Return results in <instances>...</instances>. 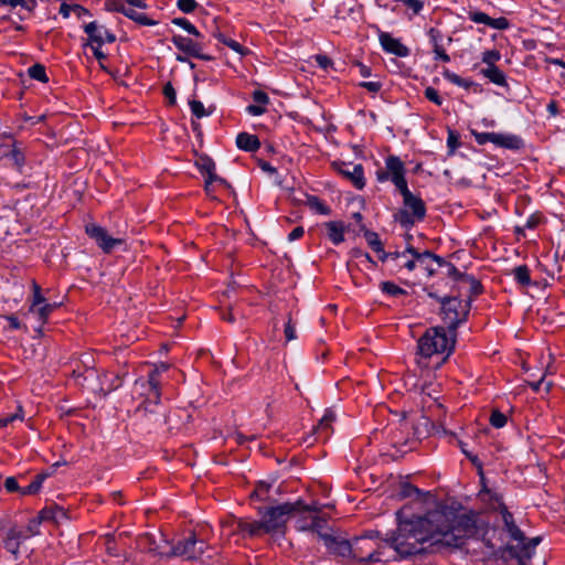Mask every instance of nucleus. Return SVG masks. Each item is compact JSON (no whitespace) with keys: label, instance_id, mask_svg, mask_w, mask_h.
Returning <instances> with one entry per match:
<instances>
[{"label":"nucleus","instance_id":"obj_1","mask_svg":"<svg viewBox=\"0 0 565 565\" xmlns=\"http://www.w3.org/2000/svg\"><path fill=\"white\" fill-rule=\"evenodd\" d=\"M445 519L444 511H429L424 516H412L407 520H401L398 527L392 537V546L402 556L422 554L425 542H431V545L440 544L436 539L440 537V522Z\"/></svg>","mask_w":565,"mask_h":565},{"label":"nucleus","instance_id":"obj_2","mask_svg":"<svg viewBox=\"0 0 565 565\" xmlns=\"http://www.w3.org/2000/svg\"><path fill=\"white\" fill-rule=\"evenodd\" d=\"M444 512L446 520L440 522V537L436 539L441 545L460 547L468 537H481L488 547H494L489 534L490 532L494 534L495 529H490L478 513L472 511L462 514H456L452 511Z\"/></svg>","mask_w":565,"mask_h":565},{"label":"nucleus","instance_id":"obj_3","mask_svg":"<svg viewBox=\"0 0 565 565\" xmlns=\"http://www.w3.org/2000/svg\"><path fill=\"white\" fill-rule=\"evenodd\" d=\"M455 349V337H448L445 327H434L426 330L417 342V353L425 359L433 355L446 354L445 361Z\"/></svg>","mask_w":565,"mask_h":565},{"label":"nucleus","instance_id":"obj_4","mask_svg":"<svg viewBox=\"0 0 565 565\" xmlns=\"http://www.w3.org/2000/svg\"><path fill=\"white\" fill-rule=\"evenodd\" d=\"M156 551L159 556L171 558L181 557L184 561H203L204 555L211 550L209 543L199 539L195 532H190L188 536L179 540L169 550H162L160 546L150 547Z\"/></svg>","mask_w":565,"mask_h":565},{"label":"nucleus","instance_id":"obj_5","mask_svg":"<svg viewBox=\"0 0 565 565\" xmlns=\"http://www.w3.org/2000/svg\"><path fill=\"white\" fill-rule=\"evenodd\" d=\"M440 316L448 332L456 337L458 327L463 323L471 308V299L462 300L458 296H446L440 299Z\"/></svg>","mask_w":565,"mask_h":565},{"label":"nucleus","instance_id":"obj_6","mask_svg":"<svg viewBox=\"0 0 565 565\" xmlns=\"http://www.w3.org/2000/svg\"><path fill=\"white\" fill-rule=\"evenodd\" d=\"M298 505L299 503L285 502L274 507L259 508L258 513L265 532L271 534L282 531L290 519V513L297 511Z\"/></svg>","mask_w":565,"mask_h":565},{"label":"nucleus","instance_id":"obj_7","mask_svg":"<svg viewBox=\"0 0 565 565\" xmlns=\"http://www.w3.org/2000/svg\"><path fill=\"white\" fill-rule=\"evenodd\" d=\"M403 196L405 209L398 211L396 221L405 228L412 227L415 222H420L426 216L425 202L417 195L413 194L408 188L399 192Z\"/></svg>","mask_w":565,"mask_h":565},{"label":"nucleus","instance_id":"obj_8","mask_svg":"<svg viewBox=\"0 0 565 565\" xmlns=\"http://www.w3.org/2000/svg\"><path fill=\"white\" fill-rule=\"evenodd\" d=\"M375 178L380 183L391 181L398 192L408 188L405 163L394 154L385 158V167L376 170Z\"/></svg>","mask_w":565,"mask_h":565},{"label":"nucleus","instance_id":"obj_9","mask_svg":"<svg viewBox=\"0 0 565 565\" xmlns=\"http://www.w3.org/2000/svg\"><path fill=\"white\" fill-rule=\"evenodd\" d=\"M420 437L417 429L407 420H402L390 431V443L397 452L406 454L413 450Z\"/></svg>","mask_w":565,"mask_h":565},{"label":"nucleus","instance_id":"obj_10","mask_svg":"<svg viewBox=\"0 0 565 565\" xmlns=\"http://www.w3.org/2000/svg\"><path fill=\"white\" fill-rule=\"evenodd\" d=\"M492 501V510L500 514L502 530L507 533L511 541L522 542L525 540L524 533L516 525L514 515L509 511L501 494L493 492L490 497Z\"/></svg>","mask_w":565,"mask_h":565},{"label":"nucleus","instance_id":"obj_11","mask_svg":"<svg viewBox=\"0 0 565 565\" xmlns=\"http://www.w3.org/2000/svg\"><path fill=\"white\" fill-rule=\"evenodd\" d=\"M169 364L161 362L156 365L148 374L147 379L139 377L135 381V391L140 395H147L148 398H154L157 402L161 397L159 376L169 370Z\"/></svg>","mask_w":565,"mask_h":565},{"label":"nucleus","instance_id":"obj_12","mask_svg":"<svg viewBox=\"0 0 565 565\" xmlns=\"http://www.w3.org/2000/svg\"><path fill=\"white\" fill-rule=\"evenodd\" d=\"M143 396L146 398L143 403L136 408L135 415L149 427L166 424L164 408L160 404V399L157 402L153 397L149 399L147 395Z\"/></svg>","mask_w":565,"mask_h":565},{"label":"nucleus","instance_id":"obj_13","mask_svg":"<svg viewBox=\"0 0 565 565\" xmlns=\"http://www.w3.org/2000/svg\"><path fill=\"white\" fill-rule=\"evenodd\" d=\"M294 503H299L297 511L290 513V518L295 519V527L297 531L306 532L312 525V519L320 512V507L317 503L306 504L301 499L296 500Z\"/></svg>","mask_w":565,"mask_h":565},{"label":"nucleus","instance_id":"obj_14","mask_svg":"<svg viewBox=\"0 0 565 565\" xmlns=\"http://www.w3.org/2000/svg\"><path fill=\"white\" fill-rule=\"evenodd\" d=\"M332 167L338 173L351 181L358 190H362L365 186L364 169L362 164L334 161L332 162Z\"/></svg>","mask_w":565,"mask_h":565},{"label":"nucleus","instance_id":"obj_15","mask_svg":"<svg viewBox=\"0 0 565 565\" xmlns=\"http://www.w3.org/2000/svg\"><path fill=\"white\" fill-rule=\"evenodd\" d=\"M173 45L182 53L203 61H211L212 56L203 53L202 43L194 41L181 34H174L171 38Z\"/></svg>","mask_w":565,"mask_h":565},{"label":"nucleus","instance_id":"obj_16","mask_svg":"<svg viewBox=\"0 0 565 565\" xmlns=\"http://www.w3.org/2000/svg\"><path fill=\"white\" fill-rule=\"evenodd\" d=\"M86 234L94 239L98 247L106 254L110 253L116 245L124 243L121 238L109 236L107 231L97 224L86 225Z\"/></svg>","mask_w":565,"mask_h":565},{"label":"nucleus","instance_id":"obj_17","mask_svg":"<svg viewBox=\"0 0 565 565\" xmlns=\"http://www.w3.org/2000/svg\"><path fill=\"white\" fill-rule=\"evenodd\" d=\"M84 32L88 35V45L102 46L105 43H114L116 41L115 33L96 21L85 24Z\"/></svg>","mask_w":565,"mask_h":565},{"label":"nucleus","instance_id":"obj_18","mask_svg":"<svg viewBox=\"0 0 565 565\" xmlns=\"http://www.w3.org/2000/svg\"><path fill=\"white\" fill-rule=\"evenodd\" d=\"M405 253L414 255L415 258V268L420 266L426 273L428 277H431L436 274L437 268L433 266L435 263L437 266L439 262H441V257L434 254L430 250L418 252L415 247L408 246L405 248Z\"/></svg>","mask_w":565,"mask_h":565},{"label":"nucleus","instance_id":"obj_19","mask_svg":"<svg viewBox=\"0 0 565 565\" xmlns=\"http://www.w3.org/2000/svg\"><path fill=\"white\" fill-rule=\"evenodd\" d=\"M321 540L323 541L326 547L331 554L341 556V557H358V552L351 543L345 539H340L333 535H321Z\"/></svg>","mask_w":565,"mask_h":565},{"label":"nucleus","instance_id":"obj_20","mask_svg":"<svg viewBox=\"0 0 565 565\" xmlns=\"http://www.w3.org/2000/svg\"><path fill=\"white\" fill-rule=\"evenodd\" d=\"M379 40L382 49L390 54L398 57H406L411 54V50L404 45L401 40L393 38L387 32H381Z\"/></svg>","mask_w":565,"mask_h":565},{"label":"nucleus","instance_id":"obj_21","mask_svg":"<svg viewBox=\"0 0 565 565\" xmlns=\"http://www.w3.org/2000/svg\"><path fill=\"white\" fill-rule=\"evenodd\" d=\"M109 10L119 12L124 14L125 17L131 19L132 21L139 23L140 25H147L152 26L156 25L158 22L150 19L145 13L137 12L134 8H131L129 4H126L124 2L116 1L113 3V6L109 8Z\"/></svg>","mask_w":565,"mask_h":565},{"label":"nucleus","instance_id":"obj_22","mask_svg":"<svg viewBox=\"0 0 565 565\" xmlns=\"http://www.w3.org/2000/svg\"><path fill=\"white\" fill-rule=\"evenodd\" d=\"M492 143L502 149L518 151L524 147L523 139L510 132H493Z\"/></svg>","mask_w":565,"mask_h":565},{"label":"nucleus","instance_id":"obj_23","mask_svg":"<svg viewBox=\"0 0 565 565\" xmlns=\"http://www.w3.org/2000/svg\"><path fill=\"white\" fill-rule=\"evenodd\" d=\"M503 553H508L512 558L518 559L520 565H525L526 561H529L533 551L531 550L530 544H526L525 540L522 542H518L516 545H505L502 548Z\"/></svg>","mask_w":565,"mask_h":565},{"label":"nucleus","instance_id":"obj_24","mask_svg":"<svg viewBox=\"0 0 565 565\" xmlns=\"http://www.w3.org/2000/svg\"><path fill=\"white\" fill-rule=\"evenodd\" d=\"M26 539H29V535H25L24 531L12 527L8 531L7 536L3 541L4 547L17 558L19 555L20 545Z\"/></svg>","mask_w":565,"mask_h":565},{"label":"nucleus","instance_id":"obj_25","mask_svg":"<svg viewBox=\"0 0 565 565\" xmlns=\"http://www.w3.org/2000/svg\"><path fill=\"white\" fill-rule=\"evenodd\" d=\"M237 530L244 535H248L250 537L262 536L263 534H267L265 532V527L263 526L262 520L259 521H248V520H239L237 523Z\"/></svg>","mask_w":565,"mask_h":565},{"label":"nucleus","instance_id":"obj_26","mask_svg":"<svg viewBox=\"0 0 565 565\" xmlns=\"http://www.w3.org/2000/svg\"><path fill=\"white\" fill-rule=\"evenodd\" d=\"M236 146L241 150L255 152L260 148V141L256 135L239 132L236 137Z\"/></svg>","mask_w":565,"mask_h":565},{"label":"nucleus","instance_id":"obj_27","mask_svg":"<svg viewBox=\"0 0 565 565\" xmlns=\"http://www.w3.org/2000/svg\"><path fill=\"white\" fill-rule=\"evenodd\" d=\"M327 236L334 244L339 245L344 241V224L338 221L326 223Z\"/></svg>","mask_w":565,"mask_h":565},{"label":"nucleus","instance_id":"obj_28","mask_svg":"<svg viewBox=\"0 0 565 565\" xmlns=\"http://www.w3.org/2000/svg\"><path fill=\"white\" fill-rule=\"evenodd\" d=\"M468 288V298L471 299L476 296H479L483 292V287L481 282L475 278L472 275L466 274L462 280L459 284V288Z\"/></svg>","mask_w":565,"mask_h":565},{"label":"nucleus","instance_id":"obj_29","mask_svg":"<svg viewBox=\"0 0 565 565\" xmlns=\"http://www.w3.org/2000/svg\"><path fill=\"white\" fill-rule=\"evenodd\" d=\"M480 73L488 78L491 83L505 86L507 79L505 74L495 65V66H487L480 71Z\"/></svg>","mask_w":565,"mask_h":565},{"label":"nucleus","instance_id":"obj_30","mask_svg":"<svg viewBox=\"0 0 565 565\" xmlns=\"http://www.w3.org/2000/svg\"><path fill=\"white\" fill-rule=\"evenodd\" d=\"M60 305L56 303V302H53V303H49V302H44L40 306H36L35 307V311L32 312L33 315H35L38 317V320L40 322V327H42L43 324L46 323L47 319H49V316ZM39 331H41V328H39Z\"/></svg>","mask_w":565,"mask_h":565},{"label":"nucleus","instance_id":"obj_31","mask_svg":"<svg viewBox=\"0 0 565 565\" xmlns=\"http://www.w3.org/2000/svg\"><path fill=\"white\" fill-rule=\"evenodd\" d=\"M514 280L522 287L532 285L530 268L526 265H519L512 269Z\"/></svg>","mask_w":565,"mask_h":565},{"label":"nucleus","instance_id":"obj_32","mask_svg":"<svg viewBox=\"0 0 565 565\" xmlns=\"http://www.w3.org/2000/svg\"><path fill=\"white\" fill-rule=\"evenodd\" d=\"M47 477H49V473H45V472L35 475L29 486L21 488V494L22 495L36 494L41 490L42 484Z\"/></svg>","mask_w":565,"mask_h":565},{"label":"nucleus","instance_id":"obj_33","mask_svg":"<svg viewBox=\"0 0 565 565\" xmlns=\"http://www.w3.org/2000/svg\"><path fill=\"white\" fill-rule=\"evenodd\" d=\"M361 231L363 232V236L367 243V245L374 250V252H382L383 243L381 242L379 234L365 228L364 225L361 226Z\"/></svg>","mask_w":565,"mask_h":565},{"label":"nucleus","instance_id":"obj_34","mask_svg":"<svg viewBox=\"0 0 565 565\" xmlns=\"http://www.w3.org/2000/svg\"><path fill=\"white\" fill-rule=\"evenodd\" d=\"M391 268H392V270H395L396 273H399L403 269H406L409 273L415 270L414 255L407 254V256H405L404 258H401V260H393Z\"/></svg>","mask_w":565,"mask_h":565},{"label":"nucleus","instance_id":"obj_35","mask_svg":"<svg viewBox=\"0 0 565 565\" xmlns=\"http://www.w3.org/2000/svg\"><path fill=\"white\" fill-rule=\"evenodd\" d=\"M380 289L383 294L394 298L407 295L405 289L401 288L393 281H382L380 284Z\"/></svg>","mask_w":565,"mask_h":565},{"label":"nucleus","instance_id":"obj_36","mask_svg":"<svg viewBox=\"0 0 565 565\" xmlns=\"http://www.w3.org/2000/svg\"><path fill=\"white\" fill-rule=\"evenodd\" d=\"M443 76H444L445 79H447L451 84L457 85L459 87H463L466 89L470 88L473 85L472 81L467 79V78H462L458 74H456V73H454V72H451L449 70H445L443 72Z\"/></svg>","mask_w":565,"mask_h":565},{"label":"nucleus","instance_id":"obj_37","mask_svg":"<svg viewBox=\"0 0 565 565\" xmlns=\"http://www.w3.org/2000/svg\"><path fill=\"white\" fill-rule=\"evenodd\" d=\"M28 75L32 79L39 81L41 83H47L49 82V77L46 75L45 66L43 64H40V63H35V64L31 65L28 68Z\"/></svg>","mask_w":565,"mask_h":565},{"label":"nucleus","instance_id":"obj_38","mask_svg":"<svg viewBox=\"0 0 565 565\" xmlns=\"http://www.w3.org/2000/svg\"><path fill=\"white\" fill-rule=\"evenodd\" d=\"M307 204L311 210L316 211L318 214L329 215L331 213V209L316 195H309L307 199Z\"/></svg>","mask_w":565,"mask_h":565},{"label":"nucleus","instance_id":"obj_39","mask_svg":"<svg viewBox=\"0 0 565 565\" xmlns=\"http://www.w3.org/2000/svg\"><path fill=\"white\" fill-rule=\"evenodd\" d=\"M438 267H445L447 269V275L454 279V281L460 284L466 273H461L452 263L447 262L441 257V262H439Z\"/></svg>","mask_w":565,"mask_h":565},{"label":"nucleus","instance_id":"obj_40","mask_svg":"<svg viewBox=\"0 0 565 565\" xmlns=\"http://www.w3.org/2000/svg\"><path fill=\"white\" fill-rule=\"evenodd\" d=\"M64 515V510L62 508H45L41 510L39 513L40 521L53 520L57 521L60 516Z\"/></svg>","mask_w":565,"mask_h":565},{"label":"nucleus","instance_id":"obj_41","mask_svg":"<svg viewBox=\"0 0 565 565\" xmlns=\"http://www.w3.org/2000/svg\"><path fill=\"white\" fill-rule=\"evenodd\" d=\"M379 254V259L383 263H388L391 266L393 260H401L406 255L405 249L403 252H385L382 247V252H376Z\"/></svg>","mask_w":565,"mask_h":565},{"label":"nucleus","instance_id":"obj_42","mask_svg":"<svg viewBox=\"0 0 565 565\" xmlns=\"http://www.w3.org/2000/svg\"><path fill=\"white\" fill-rule=\"evenodd\" d=\"M3 156L11 159L13 161V164L18 169H21L24 166V162H25L24 153L19 148H17L15 145H13L12 149L9 152L3 153Z\"/></svg>","mask_w":565,"mask_h":565},{"label":"nucleus","instance_id":"obj_43","mask_svg":"<svg viewBox=\"0 0 565 565\" xmlns=\"http://www.w3.org/2000/svg\"><path fill=\"white\" fill-rule=\"evenodd\" d=\"M189 106H190L192 115L194 117H196L198 119L206 117V116H209L211 114L210 111H207L205 109L203 103L198 100V99L190 100L189 102Z\"/></svg>","mask_w":565,"mask_h":565},{"label":"nucleus","instance_id":"obj_44","mask_svg":"<svg viewBox=\"0 0 565 565\" xmlns=\"http://www.w3.org/2000/svg\"><path fill=\"white\" fill-rule=\"evenodd\" d=\"M327 526V519L320 516L319 513L312 519V525L310 526V532H315L321 539V535H329L323 532V529Z\"/></svg>","mask_w":565,"mask_h":565},{"label":"nucleus","instance_id":"obj_45","mask_svg":"<svg viewBox=\"0 0 565 565\" xmlns=\"http://www.w3.org/2000/svg\"><path fill=\"white\" fill-rule=\"evenodd\" d=\"M104 379L108 381L107 387L105 388V395L109 394L113 391H116L122 385V377L119 374H113L110 379L105 374ZM104 390V387H102Z\"/></svg>","mask_w":565,"mask_h":565},{"label":"nucleus","instance_id":"obj_46","mask_svg":"<svg viewBox=\"0 0 565 565\" xmlns=\"http://www.w3.org/2000/svg\"><path fill=\"white\" fill-rule=\"evenodd\" d=\"M195 166L202 174L211 172V170H215V162L209 156H201Z\"/></svg>","mask_w":565,"mask_h":565},{"label":"nucleus","instance_id":"obj_47","mask_svg":"<svg viewBox=\"0 0 565 565\" xmlns=\"http://www.w3.org/2000/svg\"><path fill=\"white\" fill-rule=\"evenodd\" d=\"M508 422L507 416L499 409H493L490 416V424L494 428H502Z\"/></svg>","mask_w":565,"mask_h":565},{"label":"nucleus","instance_id":"obj_48","mask_svg":"<svg viewBox=\"0 0 565 565\" xmlns=\"http://www.w3.org/2000/svg\"><path fill=\"white\" fill-rule=\"evenodd\" d=\"M32 289H33V299H32V303L29 309L30 312H34L36 306H40L45 302V298L41 294V287L35 281H33Z\"/></svg>","mask_w":565,"mask_h":565},{"label":"nucleus","instance_id":"obj_49","mask_svg":"<svg viewBox=\"0 0 565 565\" xmlns=\"http://www.w3.org/2000/svg\"><path fill=\"white\" fill-rule=\"evenodd\" d=\"M8 4L12 8L20 7L28 12H32L38 6L35 0H8Z\"/></svg>","mask_w":565,"mask_h":565},{"label":"nucleus","instance_id":"obj_50","mask_svg":"<svg viewBox=\"0 0 565 565\" xmlns=\"http://www.w3.org/2000/svg\"><path fill=\"white\" fill-rule=\"evenodd\" d=\"M501 58V54L498 50H488L482 53V62L488 66H495V63Z\"/></svg>","mask_w":565,"mask_h":565},{"label":"nucleus","instance_id":"obj_51","mask_svg":"<svg viewBox=\"0 0 565 565\" xmlns=\"http://www.w3.org/2000/svg\"><path fill=\"white\" fill-rule=\"evenodd\" d=\"M428 34V38H429V42L431 43L433 45V49H436V47H439L443 45V33L439 29L437 28H430L427 32Z\"/></svg>","mask_w":565,"mask_h":565},{"label":"nucleus","instance_id":"obj_52","mask_svg":"<svg viewBox=\"0 0 565 565\" xmlns=\"http://www.w3.org/2000/svg\"><path fill=\"white\" fill-rule=\"evenodd\" d=\"M350 255L354 259H360L361 262L370 263L372 266L376 265L372 256L369 253L362 250L361 248H352L350 250Z\"/></svg>","mask_w":565,"mask_h":565},{"label":"nucleus","instance_id":"obj_53","mask_svg":"<svg viewBox=\"0 0 565 565\" xmlns=\"http://www.w3.org/2000/svg\"><path fill=\"white\" fill-rule=\"evenodd\" d=\"M199 7V3L195 0H178L177 1V8L183 12V13H192L196 8Z\"/></svg>","mask_w":565,"mask_h":565},{"label":"nucleus","instance_id":"obj_54","mask_svg":"<svg viewBox=\"0 0 565 565\" xmlns=\"http://www.w3.org/2000/svg\"><path fill=\"white\" fill-rule=\"evenodd\" d=\"M141 542L142 543H146V548L151 552V553H154L156 555H159L156 551L151 550L150 547H156V546H160L162 550H168L167 546H168V541L167 540H162V542L164 543V545H161V544H158L154 539L150 535V534H146L142 539H141Z\"/></svg>","mask_w":565,"mask_h":565},{"label":"nucleus","instance_id":"obj_55","mask_svg":"<svg viewBox=\"0 0 565 565\" xmlns=\"http://www.w3.org/2000/svg\"><path fill=\"white\" fill-rule=\"evenodd\" d=\"M424 95L429 102L434 103L437 106H441L444 103V99L440 97L438 90L431 86L425 88Z\"/></svg>","mask_w":565,"mask_h":565},{"label":"nucleus","instance_id":"obj_56","mask_svg":"<svg viewBox=\"0 0 565 565\" xmlns=\"http://www.w3.org/2000/svg\"><path fill=\"white\" fill-rule=\"evenodd\" d=\"M270 489V483L266 481H259L256 484L254 492L252 493V498L256 497L259 500H266L265 495L268 493Z\"/></svg>","mask_w":565,"mask_h":565},{"label":"nucleus","instance_id":"obj_57","mask_svg":"<svg viewBox=\"0 0 565 565\" xmlns=\"http://www.w3.org/2000/svg\"><path fill=\"white\" fill-rule=\"evenodd\" d=\"M396 1L403 3L408 9H411L414 15L419 14L424 8V1H422V0H396Z\"/></svg>","mask_w":565,"mask_h":565},{"label":"nucleus","instance_id":"obj_58","mask_svg":"<svg viewBox=\"0 0 565 565\" xmlns=\"http://www.w3.org/2000/svg\"><path fill=\"white\" fill-rule=\"evenodd\" d=\"M459 146V135L455 130L449 129L447 137V147L449 148V153H454Z\"/></svg>","mask_w":565,"mask_h":565},{"label":"nucleus","instance_id":"obj_59","mask_svg":"<svg viewBox=\"0 0 565 565\" xmlns=\"http://www.w3.org/2000/svg\"><path fill=\"white\" fill-rule=\"evenodd\" d=\"M15 419H23V409L21 406H18L17 412L0 418V428L8 426L10 423L14 422Z\"/></svg>","mask_w":565,"mask_h":565},{"label":"nucleus","instance_id":"obj_60","mask_svg":"<svg viewBox=\"0 0 565 565\" xmlns=\"http://www.w3.org/2000/svg\"><path fill=\"white\" fill-rule=\"evenodd\" d=\"M471 135L475 137V140L479 146H483L487 142H492L493 132H479L472 129Z\"/></svg>","mask_w":565,"mask_h":565},{"label":"nucleus","instance_id":"obj_61","mask_svg":"<svg viewBox=\"0 0 565 565\" xmlns=\"http://www.w3.org/2000/svg\"><path fill=\"white\" fill-rule=\"evenodd\" d=\"M163 95L168 99L169 105H171V106L175 105V103H177V93H175V89H174V87L172 86V84L170 82H168L163 86Z\"/></svg>","mask_w":565,"mask_h":565},{"label":"nucleus","instance_id":"obj_62","mask_svg":"<svg viewBox=\"0 0 565 565\" xmlns=\"http://www.w3.org/2000/svg\"><path fill=\"white\" fill-rule=\"evenodd\" d=\"M470 20L476 23H482L486 25H490L491 17L481 11L471 12L469 15Z\"/></svg>","mask_w":565,"mask_h":565},{"label":"nucleus","instance_id":"obj_63","mask_svg":"<svg viewBox=\"0 0 565 565\" xmlns=\"http://www.w3.org/2000/svg\"><path fill=\"white\" fill-rule=\"evenodd\" d=\"M285 338L287 341L295 340L297 338L296 335V326L291 320V317L289 316L288 321L285 324L284 329Z\"/></svg>","mask_w":565,"mask_h":565},{"label":"nucleus","instance_id":"obj_64","mask_svg":"<svg viewBox=\"0 0 565 565\" xmlns=\"http://www.w3.org/2000/svg\"><path fill=\"white\" fill-rule=\"evenodd\" d=\"M3 487L10 493H12V492H20L21 493V488L22 487L19 486L18 480H17L15 477H8L4 480Z\"/></svg>","mask_w":565,"mask_h":565}]
</instances>
